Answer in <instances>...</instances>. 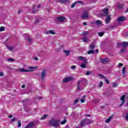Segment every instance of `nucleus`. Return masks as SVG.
<instances>
[{
	"instance_id": "nucleus-43",
	"label": "nucleus",
	"mask_w": 128,
	"mask_h": 128,
	"mask_svg": "<svg viewBox=\"0 0 128 128\" xmlns=\"http://www.w3.org/2000/svg\"><path fill=\"white\" fill-rule=\"evenodd\" d=\"M5 28L4 26L0 27V32H4V30Z\"/></svg>"
},
{
	"instance_id": "nucleus-58",
	"label": "nucleus",
	"mask_w": 128,
	"mask_h": 128,
	"mask_svg": "<svg viewBox=\"0 0 128 128\" xmlns=\"http://www.w3.org/2000/svg\"><path fill=\"white\" fill-rule=\"evenodd\" d=\"M118 66H122L123 64H122V63H120V64H118Z\"/></svg>"
},
{
	"instance_id": "nucleus-63",
	"label": "nucleus",
	"mask_w": 128,
	"mask_h": 128,
	"mask_svg": "<svg viewBox=\"0 0 128 128\" xmlns=\"http://www.w3.org/2000/svg\"><path fill=\"white\" fill-rule=\"evenodd\" d=\"M128 12V8L126 9V10L124 12L125 14H126V12Z\"/></svg>"
},
{
	"instance_id": "nucleus-40",
	"label": "nucleus",
	"mask_w": 128,
	"mask_h": 128,
	"mask_svg": "<svg viewBox=\"0 0 128 128\" xmlns=\"http://www.w3.org/2000/svg\"><path fill=\"white\" fill-rule=\"evenodd\" d=\"M118 86V83H112V88H116Z\"/></svg>"
},
{
	"instance_id": "nucleus-60",
	"label": "nucleus",
	"mask_w": 128,
	"mask_h": 128,
	"mask_svg": "<svg viewBox=\"0 0 128 128\" xmlns=\"http://www.w3.org/2000/svg\"><path fill=\"white\" fill-rule=\"evenodd\" d=\"M48 12H50V10H52V8H48Z\"/></svg>"
},
{
	"instance_id": "nucleus-44",
	"label": "nucleus",
	"mask_w": 128,
	"mask_h": 128,
	"mask_svg": "<svg viewBox=\"0 0 128 128\" xmlns=\"http://www.w3.org/2000/svg\"><path fill=\"white\" fill-rule=\"evenodd\" d=\"M8 62H14V59L12 58H10L8 59Z\"/></svg>"
},
{
	"instance_id": "nucleus-18",
	"label": "nucleus",
	"mask_w": 128,
	"mask_h": 128,
	"mask_svg": "<svg viewBox=\"0 0 128 128\" xmlns=\"http://www.w3.org/2000/svg\"><path fill=\"white\" fill-rule=\"evenodd\" d=\"M85 120H86V122L87 123V124H92V122H94V120H90L88 118H85Z\"/></svg>"
},
{
	"instance_id": "nucleus-4",
	"label": "nucleus",
	"mask_w": 128,
	"mask_h": 128,
	"mask_svg": "<svg viewBox=\"0 0 128 128\" xmlns=\"http://www.w3.org/2000/svg\"><path fill=\"white\" fill-rule=\"evenodd\" d=\"M74 80V78L72 76H69L68 78H64L62 80L63 82L66 83L68 82H70V80Z\"/></svg>"
},
{
	"instance_id": "nucleus-8",
	"label": "nucleus",
	"mask_w": 128,
	"mask_h": 128,
	"mask_svg": "<svg viewBox=\"0 0 128 128\" xmlns=\"http://www.w3.org/2000/svg\"><path fill=\"white\" fill-rule=\"evenodd\" d=\"M81 126H86L88 124V123H86V119L83 120L80 124Z\"/></svg>"
},
{
	"instance_id": "nucleus-12",
	"label": "nucleus",
	"mask_w": 128,
	"mask_h": 128,
	"mask_svg": "<svg viewBox=\"0 0 128 128\" xmlns=\"http://www.w3.org/2000/svg\"><path fill=\"white\" fill-rule=\"evenodd\" d=\"M34 124H36L35 123L31 122L27 124V126L28 128H32L34 126Z\"/></svg>"
},
{
	"instance_id": "nucleus-32",
	"label": "nucleus",
	"mask_w": 128,
	"mask_h": 128,
	"mask_svg": "<svg viewBox=\"0 0 128 128\" xmlns=\"http://www.w3.org/2000/svg\"><path fill=\"white\" fill-rule=\"evenodd\" d=\"M6 46L9 50H14V47L12 46Z\"/></svg>"
},
{
	"instance_id": "nucleus-53",
	"label": "nucleus",
	"mask_w": 128,
	"mask_h": 128,
	"mask_svg": "<svg viewBox=\"0 0 128 128\" xmlns=\"http://www.w3.org/2000/svg\"><path fill=\"white\" fill-rule=\"evenodd\" d=\"M77 102H78V99L76 100L74 102V104H76Z\"/></svg>"
},
{
	"instance_id": "nucleus-42",
	"label": "nucleus",
	"mask_w": 128,
	"mask_h": 128,
	"mask_svg": "<svg viewBox=\"0 0 128 128\" xmlns=\"http://www.w3.org/2000/svg\"><path fill=\"white\" fill-rule=\"evenodd\" d=\"M27 40H28V42H32V39L30 36L27 37Z\"/></svg>"
},
{
	"instance_id": "nucleus-55",
	"label": "nucleus",
	"mask_w": 128,
	"mask_h": 128,
	"mask_svg": "<svg viewBox=\"0 0 128 128\" xmlns=\"http://www.w3.org/2000/svg\"><path fill=\"white\" fill-rule=\"evenodd\" d=\"M22 12V10H19L18 12V14H20V12Z\"/></svg>"
},
{
	"instance_id": "nucleus-59",
	"label": "nucleus",
	"mask_w": 128,
	"mask_h": 128,
	"mask_svg": "<svg viewBox=\"0 0 128 128\" xmlns=\"http://www.w3.org/2000/svg\"><path fill=\"white\" fill-rule=\"evenodd\" d=\"M42 97L40 96V97H38V100H42Z\"/></svg>"
},
{
	"instance_id": "nucleus-10",
	"label": "nucleus",
	"mask_w": 128,
	"mask_h": 128,
	"mask_svg": "<svg viewBox=\"0 0 128 128\" xmlns=\"http://www.w3.org/2000/svg\"><path fill=\"white\" fill-rule=\"evenodd\" d=\"M102 22V21L100 20H98L96 22H94L92 23V24H96L97 26H100Z\"/></svg>"
},
{
	"instance_id": "nucleus-1",
	"label": "nucleus",
	"mask_w": 128,
	"mask_h": 128,
	"mask_svg": "<svg viewBox=\"0 0 128 128\" xmlns=\"http://www.w3.org/2000/svg\"><path fill=\"white\" fill-rule=\"evenodd\" d=\"M49 124L53 128H58L60 124V120L58 119L52 118L50 120Z\"/></svg>"
},
{
	"instance_id": "nucleus-20",
	"label": "nucleus",
	"mask_w": 128,
	"mask_h": 128,
	"mask_svg": "<svg viewBox=\"0 0 128 128\" xmlns=\"http://www.w3.org/2000/svg\"><path fill=\"white\" fill-rule=\"evenodd\" d=\"M124 48H126L128 47V42H124L122 43Z\"/></svg>"
},
{
	"instance_id": "nucleus-34",
	"label": "nucleus",
	"mask_w": 128,
	"mask_h": 128,
	"mask_svg": "<svg viewBox=\"0 0 128 128\" xmlns=\"http://www.w3.org/2000/svg\"><path fill=\"white\" fill-rule=\"evenodd\" d=\"M84 98H86V96H84L82 98L80 99L81 102H84Z\"/></svg>"
},
{
	"instance_id": "nucleus-45",
	"label": "nucleus",
	"mask_w": 128,
	"mask_h": 128,
	"mask_svg": "<svg viewBox=\"0 0 128 128\" xmlns=\"http://www.w3.org/2000/svg\"><path fill=\"white\" fill-rule=\"evenodd\" d=\"M98 76L100 78H106V77L103 76V75L102 74H99Z\"/></svg>"
},
{
	"instance_id": "nucleus-19",
	"label": "nucleus",
	"mask_w": 128,
	"mask_h": 128,
	"mask_svg": "<svg viewBox=\"0 0 128 128\" xmlns=\"http://www.w3.org/2000/svg\"><path fill=\"white\" fill-rule=\"evenodd\" d=\"M114 116H110V118L106 120L105 122L108 123L110 120H112V118Z\"/></svg>"
},
{
	"instance_id": "nucleus-25",
	"label": "nucleus",
	"mask_w": 128,
	"mask_h": 128,
	"mask_svg": "<svg viewBox=\"0 0 128 128\" xmlns=\"http://www.w3.org/2000/svg\"><path fill=\"white\" fill-rule=\"evenodd\" d=\"M82 40L84 42H88V37H86V36H85V37L82 38Z\"/></svg>"
},
{
	"instance_id": "nucleus-16",
	"label": "nucleus",
	"mask_w": 128,
	"mask_h": 128,
	"mask_svg": "<svg viewBox=\"0 0 128 128\" xmlns=\"http://www.w3.org/2000/svg\"><path fill=\"white\" fill-rule=\"evenodd\" d=\"M76 4H82V1H77L75 2H74L73 4H72L71 6V8H74V6H76Z\"/></svg>"
},
{
	"instance_id": "nucleus-47",
	"label": "nucleus",
	"mask_w": 128,
	"mask_h": 128,
	"mask_svg": "<svg viewBox=\"0 0 128 128\" xmlns=\"http://www.w3.org/2000/svg\"><path fill=\"white\" fill-rule=\"evenodd\" d=\"M76 66H71L72 70H76Z\"/></svg>"
},
{
	"instance_id": "nucleus-49",
	"label": "nucleus",
	"mask_w": 128,
	"mask_h": 128,
	"mask_svg": "<svg viewBox=\"0 0 128 128\" xmlns=\"http://www.w3.org/2000/svg\"><path fill=\"white\" fill-rule=\"evenodd\" d=\"M38 68V66H35V67H29V68L30 70H36V68Z\"/></svg>"
},
{
	"instance_id": "nucleus-37",
	"label": "nucleus",
	"mask_w": 128,
	"mask_h": 128,
	"mask_svg": "<svg viewBox=\"0 0 128 128\" xmlns=\"http://www.w3.org/2000/svg\"><path fill=\"white\" fill-rule=\"evenodd\" d=\"M92 74V71H87L86 72V76H90V74Z\"/></svg>"
},
{
	"instance_id": "nucleus-15",
	"label": "nucleus",
	"mask_w": 128,
	"mask_h": 128,
	"mask_svg": "<svg viewBox=\"0 0 128 128\" xmlns=\"http://www.w3.org/2000/svg\"><path fill=\"white\" fill-rule=\"evenodd\" d=\"M58 2L60 4H66V2H70V0H59Z\"/></svg>"
},
{
	"instance_id": "nucleus-26",
	"label": "nucleus",
	"mask_w": 128,
	"mask_h": 128,
	"mask_svg": "<svg viewBox=\"0 0 128 128\" xmlns=\"http://www.w3.org/2000/svg\"><path fill=\"white\" fill-rule=\"evenodd\" d=\"M125 98H126V95H122L121 96L120 100H122V102H124Z\"/></svg>"
},
{
	"instance_id": "nucleus-36",
	"label": "nucleus",
	"mask_w": 128,
	"mask_h": 128,
	"mask_svg": "<svg viewBox=\"0 0 128 128\" xmlns=\"http://www.w3.org/2000/svg\"><path fill=\"white\" fill-rule=\"evenodd\" d=\"M84 58V57L82 56H80L78 57V60H82Z\"/></svg>"
},
{
	"instance_id": "nucleus-21",
	"label": "nucleus",
	"mask_w": 128,
	"mask_h": 128,
	"mask_svg": "<svg viewBox=\"0 0 128 128\" xmlns=\"http://www.w3.org/2000/svg\"><path fill=\"white\" fill-rule=\"evenodd\" d=\"M124 6V5L122 4H118V8L119 10H122V8H123Z\"/></svg>"
},
{
	"instance_id": "nucleus-39",
	"label": "nucleus",
	"mask_w": 128,
	"mask_h": 128,
	"mask_svg": "<svg viewBox=\"0 0 128 128\" xmlns=\"http://www.w3.org/2000/svg\"><path fill=\"white\" fill-rule=\"evenodd\" d=\"M21 126H22V123L20 122V120H18V128H20Z\"/></svg>"
},
{
	"instance_id": "nucleus-64",
	"label": "nucleus",
	"mask_w": 128,
	"mask_h": 128,
	"mask_svg": "<svg viewBox=\"0 0 128 128\" xmlns=\"http://www.w3.org/2000/svg\"><path fill=\"white\" fill-rule=\"evenodd\" d=\"M34 60H38V58L37 57H36V58H34Z\"/></svg>"
},
{
	"instance_id": "nucleus-6",
	"label": "nucleus",
	"mask_w": 128,
	"mask_h": 128,
	"mask_svg": "<svg viewBox=\"0 0 128 128\" xmlns=\"http://www.w3.org/2000/svg\"><path fill=\"white\" fill-rule=\"evenodd\" d=\"M106 16L105 22L106 24H110V15H107Z\"/></svg>"
},
{
	"instance_id": "nucleus-38",
	"label": "nucleus",
	"mask_w": 128,
	"mask_h": 128,
	"mask_svg": "<svg viewBox=\"0 0 128 128\" xmlns=\"http://www.w3.org/2000/svg\"><path fill=\"white\" fill-rule=\"evenodd\" d=\"M104 84H102V81L100 82V84L98 85V88H102V86Z\"/></svg>"
},
{
	"instance_id": "nucleus-5",
	"label": "nucleus",
	"mask_w": 128,
	"mask_h": 128,
	"mask_svg": "<svg viewBox=\"0 0 128 128\" xmlns=\"http://www.w3.org/2000/svg\"><path fill=\"white\" fill-rule=\"evenodd\" d=\"M18 72H32V70H26L24 68H20L18 69Z\"/></svg>"
},
{
	"instance_id": "nucleus-62",
	"label": "nucleus",
	"mask_w": 128,
	"mask_h": 128,
	"mask_svg": "<svg viewBox=\"0 0 128 128\" xmlns=\"http://www.w3.org/2000/svg\"><path fill=\"white\" fill-rule=\"evenodd\" d=\"M38 22H39L38 20H36L35 21V24H38Z\"/></svg>"
},
{
	"instance_id": "nucleus-56",
	"label": "nucleus",
	"mask_w": 128,
	"mask_h": 128,
	"mask_svg": "<svg viewBox=\"0 0 128 128\" xmlns=\"http://www.w3.org/2000/svg\"><path fill=\"white\" fill-rule=\"evenodd\" d=\"M4 76V73L2 72H0V76Z\"/></svg>"
},
{
	"instance_id": "nucleus-22",
	"label": "nucleus",
	"mask_w": 128,
	"mask_h": 128,
	"mask_svg": "<svg viewBox=\"0 0 128 128\" xmlns=\"http://www.w3.org/2000/svg\"><path fill=\"white\" fill-rule=\"evenodd\" d=\"M80 84H82V81H80L78 83L77 86H78V90H80Z\"/></svg>"
},
{
	"instance_id": "nucleus-17",
	"label": "nucleus",
	"mask_w": 128,
	"mask_h": 128,
	"mask_svg": "<svg viewBox=\"0 0 128 128\" xmlns=\"http://www.w3.org/2000/svg\"><path fill=\"white\" fill-rule=\"evenodd\" d=\"M32 10L33 14H36V12H38V10L36 8V6H33Z\"/></svg>"
},
{
	"instance_id": "nucleus-30",
	"label": "nucleus",
	"mask_w": 128,
	"mask_h": 128,
	"mask_svg": "<svg viewBox=\"0 0 128 128\" xmlns=\"http://www.w3.org/2000/svg\"><path fill=\"white\" fill-rule=\"evenodd\" d=\"M104 32H99L98 33V36H100V37L102 36H104Z\"/></svg>"
},
{
	"instance_id": "nucleus-23",
	"label": "nucleus",
	"mask_w": 128,
	"mask_h": 128,
	"mask_svg": "<svg viewBox=\"0 0 128 128\" xmlns=\"http://www.w3.org/2000/svg\"><path fill=\"white\" fill-rule=\"evenodd\" d=\"M87 54H94V50H89Z\"/></svg>"
},
{
	"instance_id": "nucleus-61",
	"label": "nucleus",
	"mask_w": 128,
	"mask_h": 128,
	"mask_svg": "<svg viewBox=\"0 0 128 128\" xmlns=\"http://www.w3.org/2000/svg\"><path fill=\"white\" fill-rule=\"evenodd\" d=\"M22 88H26V86L23 84V85H22Z\"/></svg>"
},
{
	"instance_id": "nucleus-48",
	"label": "nucleus",
	"mask_w": 128,
	"mask_h": 128,
	"mask_svg": "<svg viewBox=\"0 0 128 128\" xmlns=\"http://www.w3.org/2000/svg\"><path fill=\"white\" fill-rule=\"evenodd\" d=\"M16 118H13L11 120V122H16Z\"/></svg>"
},
{
	"instance_id": "nucleus-46",
	"label": "nucleus",
	"mask_w": 128,
	"mask_h": 128,
	"mask_svg": "<svg viewBox=\"0 0 128 128\" xmlns=\"http://www.w3.org/2000/svg\"><path fill=\"white\" fill-rule=\"evenodd\" d=\"M66 122V120H64L61 122L60 124H64Z\"/></svg>"
},
{
	"instance_id": "nucleus-7",
	"label": "nucleus",
	"mask_w": 128,
	"mask_h": 128,
	"mask_svg": "<svg viewBox=\"0 0 128 128\" xmlns=\"http://www.w3.org/2000/svg\"><path fill=\"white\" fill-rule=\"evenodd\" d=\"M57 20L58 22H64L66 20V17L64 16H59L57 18Z\"/></svg>"
},
{
	"instance_id": "nucleus-2",
	"label": "nucleus",
	"mask_w": 128,
	"mask_h": 128,
	"mask_svg": "<svg viewBox=\"0 0 128 128\" xmlns=\"http://www.w3.org/2000/svg\"><path fill=\"white\" fill-rule=\"evenodd\" d=\"M46 76V70H43L41 72V80H44Z\"/></svg>"
},
{
	"instance_id": "nucleus-29",
	"label": "nucleus",
	"mask_w": 128,
	"mask_h": 128,
	"mask_svg": "<svg viewBox=\"0 0 128 128\" xmlns=\"http://www.w3.org/2000/svg\"><path fill=\"white\" fill-rule=\"evenodd\" d=\"M46 118H48V114H45L41 118L40 120H46Z\"/></svg>"
},
{
	"instance_id": "nucleus-41",
	"label": "nucleus",
	"mask_w": 128,
	"mask_h": 128,
	"mask_svg": "<svg viewBox=\"0 0 128 128\" xmlns=\"http://www.w3.org/2000/svg\"><path fill=\"white\" fill-rule=\"evenodd\" d=\"M122 46V42L117 43V48H120Z\"/></svg>"
},
{
	"instance_id": "nucleus-57",
	"label": "nucleus",
	"mask_w": 128,
	"mask_h": 128,
	"mask_svg": "<svg viewBox=\"0 0 128 128\" xmlns=\"http://www.w3.org/2000/svg\"><path fill=\"white\" fill-rule=\"evenodd\" d=\"M116 28V26H112L110 27V28Z\"/></svg>"
},
{
	"instance_id": "nucleus-31",
	"label": "nucleus",
	"mask_w": 128,
	"mask_h": 128,
	"mask_svg": "<svg viewBox=\"0 0 128 128\" xmlns=\"http://www.w3.org/2000/svg\"><path fill=\"white\" fill-rule=\"evenodd\" d=\"M82 34L84 36H88V32L86 31L82 33Z\"/></svg>"
},
{
	"instance_id": "nucleus-13",
	"label": "nucleus",
	"mask_w": 128,
	"mask_h": 128,
	"mask_svg": "<svg viewBox=\"0 0 128 128\" xmlns=\"http://www.w3.org/2000/svg\"><path fill=\"white\" fill-rule=\"evenodd\" d=\"M103 64H108L109 62L108 58H105L101 60Z\"/></svg>"
},
{
	"instance_id": "nucleus-54",
	"label": "nucleus",
	"mask_w": 128,
	"mask_h": 128,
	"mask_svg": "<svg viewBox=\"0 0 128 128\" xmlns=\"http://www.w3.org/2000/svg\"><path fill=\"white\" fill-rule=\"evenodd\" d=\"M12 114H10V115H9L8 116V118H12Z\"/></svg>"
},
{
	"instance_id": "nucleus-33",
	"label": "nucleus",
	"mask_w": 128,
	"mask_h": 128,
	"mask_svg": "<svg viewBox=\"0 0 128 128\" xmlns=\"http://www.w3.org/2000/svg\"><path fill=\"white\" fill-rule=\"evenodd\" d=\"M64 52L66 54V56H70V51L68 50H64Z\"/></svg>"
},
{
	"instance_id": "nucleus-51",
	"label": "nucleus",
	"mask_w": 128,
	"mask_h": 128,
	"mask_svg": "<svg viewBox=\"0 0 128 128\" xmlns=\"http://www.w3.org/2000/svg\"><path fill=\"white\" fill-rule=\"evenodd\" d=\"M124 50H126L125 49H122L120 50V54H124Z\"/></svg>"
},
{
	"instance_id": "nucleus-50",
	"label": "nucleus",
	"mask_w": 128,
	"mask_h": 128,
	"mask_svg": "<svg viewBox=\"0 0 128 128\" xmlns=\"http://www.w3.org/2000/svg\"><path fill=\"white\" fill-rule=\"evenodd\" d=\"M124 102H126L125 101H122V104H120V106H119V108H121V106H122V104H124Z\"/></svg>"
},
{
	"instance_id": "nucleus-52",
	"label": "nucleus",
	"mask_w": 128,
	"mask_h": 128,
	"mask_svg": "<svg viewBox=\"0 0 128 128\" xmlns=\"http://www.w3.org/2000/svg\"><path fill=\"white\" fill-rule=\"evenodd\" d=\"M105 82H106L108 84H110V82L108 80V79H106V78L105 79Z\"/></svg>"
},
{
	"instance_id": "nucleus-28",
	"label": "nucleus",
	"mask_w": 128,
	"mask_h": 128,
	"mask_svg": "<svg viewBox=\"0 0 128 128\" xmlns=\"http://www.w3.org/2000/svg\"><path fill=\"white\" fill-rule=\"evenodd\" d=\"M84 64H88V58H86L84 57L83 59Z\"/></svg>"
},
{
	"instance_id": "nucleus-11",
	"label": "nucleus",
	"mask_w": 128,
	"mask_h": 128,
	"mask_svg": "<svg viewBox=\"0 0 128 128\" xmlns=\"http://www.w3.org/2000/svg\"><path fill=\"white\" fill-rule=\"evenodd\" d=\"M46 34H56V32L52 30H50L49 31H47L46 32Z\"/></svg>"
},
{
	"instance_id": "nucleus-35",
	"label": "nucleus",
	"mask_w": 128,
	"mask_h": 128,
	"mask_svg": "<svg viewBox=\"0 0 128 128\" xmlns=\"http://www.w3.org/2000/svg\"><path fill=\"white\" fill-rule=\"evenodd\" d=\"M122 73L123 74H126V67H124L122 69Z\"/></svg>"
},
{
	"instance_id": "nucleus-14",
	"label": "nucleus",
	"mask_w": 128,
	"mask_h": 128,
	"mask_svg": "<svg viewBox=\"0 0 128 128\" xmlns=\"http://www.w3.org/2000/svg\"><path fill=\"white\" fill-rule=\"evenodd\" d=\"M102 12H104L106 16H108V9L104 8L102 10Z\"/></svg>"
},
{
	"instance_id": "nucleus-24",
	"label": "nucleus",
	"mask_w": 128,
	"mask_h": 128,
	"mask_svg": "<svg viewBox=\"0 0 128 128\" xmlns=\"http://www.w3.org/2000/svg\"><path fill=\"white\" fill-rule=\"evenodd\" d=\"M80 66V68H86V64L85 63H83L81 64Z\"/></svg>"
},
{
	"instance_id": "nucleus-3",
	"label": "nucleus",
	"mask_w": 128,
	"mask_h": 128,
	"mask_svg": "<svg viewBox=\"0 0 128 128\" xmlns=\"http://www.w3.org/2000/svg\"><path fill=\"white\" fill-rule=\"evenodd\" d=\"M81 18L82 20H86V18H88V12H84L81 15Z\"/></svg>"
},
{
	"instance_id": "nucleus-27",
	"label": "nucleus",
	"mask_w": 128,
	"mask_h": 128,
	"mask_svg": "<svg viewBox=\"0 0 128 128\" xmlns=\"http://www.w3.org/2000/svg\"><path fill=\"white\" fill-rule=\"evenodd\" d=\"M96 48V46H94V44H90V50H94Z\"/></svg>"
},
{
	"instance_id": "nucleus-9",
	"label": "nucleus",
	"mask_w": 128,
	"mask_h": 128,
	"mask_svg": "<svg viewBox=\"0 0 128 128\" xmlns=\"http://www.w3.org/2000/svg\"><path fill=\"white\" fill-rule=\"evenodd\" d=\"M117 20L118 22H124V20H126V17L124 16H120L118 18Z\"/></svg>"
}]
</instances>
